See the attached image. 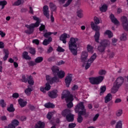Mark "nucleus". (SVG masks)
I'll use <instances>...</instances> for the list:
<instances>
[{
    "instance_id": "2",
    "label": "nucleus",
    "mask_w": 128,
    "mask_h": 128,
    "mask_svg": "<svg viewBox=\"0 0 128 128\" xmlns=\"http://www.w3.org/2000/svg\"><path fill=\"white\" fill-rule=\"evenodd\" d=\"M78 41V38H71L68 43L69 50L74 56L78 54V44L76 42Z\"/></svg>"
},
{
    "instance_id": "31",
    "label": "nucleus",
    "mask_w": 128,
    "mask_h": 128,
    "mask_svg": "<svg viewBox=\"0 0 128 128\" xmlns=\"http://www.w3.org/2000/svg\"><path fill=\"white\" fill-rule=\"evenodd\" d=\"M94 22L96 24H98L102 22V19L98 18V17H94Z\"/></svg>"
},
{
    "instance_id": "37",
    "label": "nucleus",
    "mask_w": 128,
    "mask_h": 128,
    "mask_svg": "<svg viewBox=\"0 0 128 128\" xmlns=\"http://www.w3.org/2000/svg\"><path fill=\"white\" fill-rule=\"evenodd\" d=\"M57 34L58 32H48L44 34V38H48V36H52V34H54V36H56V34Z\"/></svg>"
},
{
    "instance_id": "32",
    "label": "nucleus",
    "mask_w": 128,
    "mask_h": 128,
    "mask_svg": "<svg viewBox=\"0 0 128 128\" xmlns=\"http://www.w3.org/2000/svg\"><path fill=\"white\" fill-rule=\"evenodd\" d=\"M52 38H49L48 39H45L43 42V44L44 46H48L50 42L52 40Z\"/></svg>"
},
{
    "instance_id": "50",
    "label": "nucleus",
    "mask_w": 128,
    "mask_h": 128,
    "mask_svg": "<svg viewBox=\"0 0 128 128\" xmlns=\"http://www.w3.org/2000/svg\"><path fill=\"white\" fill-rule=\"evenodd\" d=\"M92 30H96V32H100V26H96Z\"/></svg>"
},
{
    "instance_id": "24",
    "label": "nucleus",
    "mask_w": 128,
    "mask_h": 128,
    "mask_svg": "<svg viewBox=\"0 0 128 128\" xmlns=\"http://www.w3.org/2000/svg\"><path fill=\"white\" fill-rule=\"evenodd\" d=\"M100 32H96L94 36V38L96 42H98L100 40Z\"/></svg>"
},
{
    "instance_id": "44",
    "label": "nucleus",
    "mask_w": 128,
    "mask_h": 128,
    "mask_svg": "<svg viewBox=\"0 0 128 128\" xmlns=\"http://www.w3.org/2000/svg\"><path fill=\"white\" fill-rule=\"evenodd\" d=\"M56 50L58 52H64L66 50L64 49V48H62L60 46H58Z\"/></svg>"
},
{
    "instance_id": "48",
    "label": "nucleus",
    "mask_w": 128,
    "mask_h": 128,
    "mask_svg": "<svg viewBox=\"0 0 128 128\" xmlns=\"http://www.w3.org/2000/svg\"><path fill=\"white\" fill-rule=\"evenodd\" d=\"M28 79V76H22L21 80L22 82H27Z\"/></svg>"
},
{
    "instance_id": "14",
    "label": "nucleus",
    "mask_w": 128,
    "mask_h": 128,
    "mask_svg": "<svg viewBox=\"0 0 128 128\" xmlns=\"http://www.w3.org/2000/svg\"><path fill=\"white\" fill-rule=\"evenodd\" d=\"M121 20L123 22V26L124 30L128 32V21L126 17L123 16L121 18Z\"/></svg>"
},
{
    "instance_id": "22",
    "label": "nucleus",
    "mask_w": 128,
    "mask_h": 128,
    "mask_svg": "<svg viewBox=\"0 0 128 128\" xmlns=\"http://www.w3.org/2000/svg\"><path fill=\"white\" fill-rule=\"evenodd\" d=\"M86 50L88 52H90V54H94V47H92V46L90 44L87 45Z\"/></svg>"
},
{
    "instance_id": "33",
    "label": "nucleus",
    "mask_w": 128,
    "mask_h": 128,
    "mask_svg": "<svg viewBox=\"0 0 128 128\" xmlns=\"http://www.w3.org/2000/svg\"><path fill=\"white\" fill-rule=\"evenodd\" d=\"M106 90V87L104 86H102L100 88V96H102Z\"/></svg>"
},
{
    "instance_id": "28",
    "label": "nucleus",
    "mask_w": 128,
    "mask_h": 128,
    "mask_svg": "<svg viewBox=\"0 0 128 128\" xmlns=\"http://www.w3.org/2000/svg\"><path fill=\"white\" fill-rule=\"evenodd\" d=\"M100 10L103 12H106L108 10V5L106 4H103L100 7Z\"/></svg>"
},
{
    "instance_id": "4",
    "label": "nucleus",
    "mask_w": 128,
    "mask_h": 128,
    "mask_svg": "<svg viewBox=\"0 0 128 128\" xmlns=\"http://www.w3.org/2000/svg\"><path fill=\"white\" fill-rule=\"evenodd\" d=\"M32 18L33 20L36 21V22L30 25H26V28H27L28 30L25 31L26 34H32V32H34V28L40 26V18H38L36 16H33Z\"/></svg>"
},
{
    "instance_id": "40",
    "label": "nucleus",
    "mask_w": 128,
    "mask_h": 128,
    "mask_svg": "<svg viewBox=\"0 0 128 128\" xmlns=\"http://www.w3.org/2000/svg\"><path fill=\"white\" fill-rule=\"evenodd\" d=\"M44 60L42 57H38L35 59V62L36 64H40V62H42Z\"/></svg>"
},
{
    "instance_id": "25",
    "label": "nucleus",
    "mask_w": 128,
    "mask_h": 128,
    "mask_svg": "<svg viewBox=\"0 0 128 128\" xmlns=\"http://www.w3.org/2000/svg\"><path fill=\"white\" fill-rule=\"evenodd\" d=\"M104 36H108V38H112V36H114V34H112V31H110V30H106L104 32Z\"/></svg>"
},
{
    "instance_id": "34",
    "label": "nucleus",
    "mask_w": 128,
    "mask_h": 128,
    "mask_svg": "<svg viewBox=\"0 0 128 128\" xmlns=\"http://www.w3.org/2000/svg\"><path fill=\"white\" fill-rule=\"evenodd\" d=\"M77 16L78 18H84V14L82 13V10L79 9L77 12Z\"/></svg>"
},
{
    "instance_id": "45",
    "label": "nucleus",
    "mask_w": 128,
    "mask_h": 128,
    "mask_svg": "<svg viewBox=\"0 0 128 128\" xmlns=\"http://www.w3.org/2000/svg\"><path fill=\"white\" fill-rule=\"evenodd\" d=\"M106 74V70H101L98 72V74L100 76H104Z\"/></svg>"
},
{
    "instance_id": "56",
    "label": "nucleus",
    "mask_w": 128,
    "mask_h": 128,
    "mask_svg": "<svg viewBox=\"0 0 128 128\" xmlns=\"http://www.w3.org/2000/svg\"><path fill=\"white\" fill-rule=\"evenodd\" d=\"M45 28H46V26H44V24H41V26L39 28V30H40V32H42V30H44Z\"/></svg>"
},
{
    "instance_id": "43",
    "label": "nucleus",
    "mask_w": 128,
    "mask_h": 128,
    "mask_svg": "<svg viewBox=\"0 0 128 128\" xmlns=\"http://www.w3.org/2000/svg\"><path fill=\"white\" fill-rule=\"evenodd\" d=\"M7 110L10 112H14V105L11 104L10 106L7 108Z\"/></svg>"
},
{
    "instance_id": "36",
    "label": "nucleus",
    "mask_w": 128,
    "mask_h": 128,
    "mask_svg": "<svg viewBox=\"0 0 128 128\" xmlns=\"http://www.w3.org/2000/svg\"><path fill=\"white\" fill-rule=\"evenodd\" d=\"M44 106L47 108H54V104L52 103H47L44 104Z\"/></svg>"
},
{
    "instance_id": "39",
    "label": "nucleus",
    "mask_w": 128,
    "mask_h": 128,
    "mask_svg": "<svg viewBox=\"0 0 128 128\" xmlns=\"http://www.w3.org/2000/svg\"><path fill=\"white\" fill-rule=\"evenodd\" d=\"M28 53L26 52H25L23 53L22 56L25 60H30V57L28 56Z\"/></svg>"
},
{
    "instance_id": "58",
    "label": "nucleus",
    "mask_w": 128,
    "mask_h": 128,
    "mask_svg": "<svg viewBox=\"0 0 128 128\" xmlns=\"http://www.w3.org/2000/svg\"><path fill=\"white\" fill-rule=\"evenodd\" d=\"M120 102H122V99L120 98H117L114 101L115 104H120Z\"/></svg>"
},
{
    "instance_id": "54",
    "label": "nucleus",
    "mask_w": 128,
    "mask_h": 128,
    "mask_svg": "<svg viewBox=\"0 0 128 128\" xmlns=\"http://www.w3.org/2000/svg\"><path fill=\"white\" fill-rule=\"evenodd\" d=\"M12 96L14 98H18L20 96V94H18V93H14Z\"/></svg>"
},
{
    "instance_id": "13",
    "label": "nucleus",
    "mask_w": 128,
    "mask_h": 128,
    "mask_svg": "<svg viewBox=\"0 0 128 128\" xmlns=\"http://www.w3.org/2000/svg\"><path fill=\"white\" fill-rule=\"evenodd\" d=\"M20 124V122L16 120H12L11 124H9L8 126H5L4 128H16Z\"/></svg>"
},
{
    "instance_id": "30",
    "label": "nucleus",
    "mask_w": 128,
    "mask_h": 128,
    "mask_svg": "<svg viewBox=\"0 0 128 128\" xmlns=\"http://www.w3.org/2000/svg\"><path fill=\"white\" fill-rule=\"evenodd\" d=\"M116 128H122V120H118L116 124Z\"/></svg>"
},
{
    "instance_id": "6",
    "label": "nucleus",
    "mask_w": 128,
    "mask_h": 128,
    "mask_svg": "<svg viewBox=\"0 0 128 128\" xmlns=\"http://www.w3.org/2000/svg\"><path fill=\"white\" fill-rule=\"evenodd\" d=\"M124 80V78L122 76H119L116 79L111 90L112 94H116V92L118 90V88H120V86H122Z\"/></svg>"
},
{
    "instance_id": "1",
    "label": "nucleus",
    "mask_w": 128,
    "mask_h": 128,
    "mask_svg": "<svg viewBox=\"0 0 128 128\" xmlns=\"http://www.w3.org/2000/svg\"><path fill=\"white\" fill-rule=\"evenodd\" d=\"M52 70L54 76L52 78L49 75L46 76V80L51 84L54 82H58L59 80L58 78H64L66 76L64 71H60V68L57 66H53L52 68Z\"/></svg>"
},
{
    "instance_id": "5",
    "label": "nucleus",
    "mask_w": 128,
    "mask_h": 128,
    "mask_svg": "<svg viewBox=\"0 0 128 128\" xmlns=\"http://www.w3.org/2000/svg\"><path fill=\"white\" fill-rule=\"evenodd\" d=\"M62 98H66V100L67 102V106L68 108H70L74 106V104L72 101L74 100V98H72V96L70 95V92L68 90H65L63 92L62 94Z\"/></svg>"
},
{
    "instance_id": "53",
    "label": "nucleus",
    "mask_w": 128,
    "mask_h": 128,
    "mask_svg": "<svg viewBox=\"0 0 128 128\" xmlns=\"http://www.w3.org/2000/svg\"><path fill=\"white\" fill-rule=\"evenodd\" d=\"M30 53L32 54H36V49L33 48H30Z\"/></svg>"
},
{
    "instance_id": "42",
    "label": "nucleus",
    "mask_w": 128,
    "mask_h": 128,
    "mask_svg": "<svg viewBox=\"0 0 128 128\" xmlns=\"http://www.w3.org/2000/svg\"><path fill=\"white\" fill-rule=\"evenodd\" d=\"M22 4H24V1L22 0H18L17 1L15 2L12 4L13 6H20Z\"/></svg>"
},
{
    "instance_id": "62",
    "label": "nucleus",
    "mask_w": 128,
    "mask_h": 128,
    "mask_svg": "<svg viewBox=\"0 0 128 128\" xmlns=\"http://www.w3.org/2000/svg\"><path fill=\"white\" fill-rule=\"evenodd\" d=\"M33 44H40V41L38 39H35L32 40Z\"/></svg>"
},
{
    "instance_id": "64",
    "label": "nucleus",
    "mask_w": 128,
    "mask_h": 128,
    "mask_svg": "<svg viewBox=\"0 0 128 128\" xmlns=\"http://www.w3.org/2000/svg\"><path fill=\"white\" fill-rule=\"evenodd\" d=\"M0 120H7L6 116H2L0 117Z\"/></svg>"
},
{
    "instance_id": "47",
    "label": "nucleus",
    "mask_w": 128,
    "mask_h": 128,
    "mask_svg": "<svg viewBox=\"0 0 128 128\" xmlns=\"http://www.w3.org/2000/svg\"><path fill=\"white\" fill-rule=\"evenodd\" d=\"M122 114V110H118L116 112V116H120Z\"/></svg>"
},
{
    "instance_id": "15",
    "label": "nucleus",
    "mask_w": 128,
    "mask_h": 128,
    "mask_svg": "<svg viewBox=\"0 0 128 128\" xmlns=\"http://www.w3.org/2000/svg\"><path fill=\"white\" fill-rule=\"evenodd\" d=\"M88 52L86 51L82 52L80 58L81 62H86V60H88Z\"/></svg>"
},
{
    "instance_id": "10",
    "label": "nucleus",
    "mask_w": 128,
    "mask_h": 128,
    "mask_svg": "<svg viewBox=\"0 0 128 128\" xmlns=\"http://www.w3.org/2000/svg\"><path fill=\"white\" fill-rule=\"evenodd\" d=\"M96 58V54H94L93 55L91 56L90 59L86 62L84 65H83V66L85 67L86 70H88V68H90V66H92V64L94 62V60Z\"/></svg>"
},
{
    "instance_id": "3",
    "label": "nucleus",
    "mask_w": 128,
    "mask_h": 128,
    "mask_svg": "<svg viewBox=\"0 0 128 128\" xmlns=\"http://www.w3.org/2000/svg\"><path fill=\"white\" fill-rule=\"evenodd\" d=\"M76 112H78V122H82V117L81 116L86 114V110L84 109V103L81 102L77 104L75 108Z\"/></svg>"
},
{
    "instance_id": "26",
    "label": "nucleus",
    "mask_w": 128,
    "mask_h": 128,
    "mask_svg": "<svg viewBox=\"0 0 128 128\" xmlns=\"http://www.w3.org/2000/svg\"><path fill=\"white\" fill-rule=\"evenodd\" d=\"M32 92V87L28 86V88L24 90V92L26 96H30Z\"/></svg>"
},
{
    "instance_id": "51",
    "label": "nucleus",
    "mask_w": 128,
    "mask_h": 128,
    "mask_svg": "<svg viewBox=\"0 0 128 128\" xmlns=\"http://www.w3.org/2000/svg\"><path fill=\"white\" fill-rule=\"evenodd\" d=\"M98 116H100V114H96L92 118L93 122H96V120L98 118Z\"/></svg>"
},
{
    "instance_id": "49",
    "label": "nucleus",
    "mask_w": 128,
    "mask_h": 128,
    "mask_svg": "<svg viewBox=\"0 0 128 128\" xmlns=\"http://www.w3.org/2000/svg\"><path fill=\"white\" fill-rule=\"evenodd\" d=\"M50 7L52 10H54L56 8V5H54V3H50Z\"/></svg>"
},
{
    "instance_id": "16",
    "label": "nucleus",
    "mask_w": 128,
    "mask_h": 128,
    "mask_svg": "<svg viewBox=\"0 0 128 128\" xmlns=\"http://www.w3.org/2000/svg\"><path fill=\"white\" fill-rule=\"evenodd\" d=\"M58 92L57 90H54L52 91L48 92V96L50 98H56L58 96Z\"/></svg>"
},
{
    "instance_id": "55",
    "label": "nucleus",
    "mask_w": 128,
    "mask_h": 128,
    "mask_svg": "<svg viewBox=\"0 0 128 128\" xmlns=\"http://www.w3.org/2000/svg\"><path fill=\"white\" fill-rule=\"evenodd\" d=\"M116 42H118V40L116 38H113L112 39V44L113 45V46H116Z\"/></svg>"
},
{
    "instance_id": "57",
    "label": "nucleus",
    "mask_w": 128,
    "mask_h": 128,
    "mask_svg": "<svg viewBox=\"0 0 128 128\" xmlns=\"http://www.w3.org/2000/svg\"><path fill=\"white\" fill-rule=\"evenodd\" d=\"M0 36L1 38H4L6 36V33L2 30H0Z\"/></svg>"
},
{
    "instance_id": "9",
    "label": "nucleus",
    "mask_w": 128,
    "mask_h": 128,
    "mask_svg": "<svg viewBox=\"0 0 128 128\" xmlns=\"http://www.w3.org/2000/svg\"><path fill=\"white\" fill-rule=\"evenodd\" d=\"M110 44V42L108 40H104L100 43V46L98 47V50L100 52H104V48H108Z\"/></svg>"
},
{
    "instance_id": "41",
    "label": "nucleus",
    "mask_w": 128,
    "mask_h": 128,
    "mask_svg": "<svg viewBox=\"0 0 128 128\" xmlns=\"http://www.w3.org/2000/svg\"><path fill=\"white\" fill-rule=\"evenodd\" d=\"M0 106H1L2 108H6V102H4V100H0Z\"/></svg>"
},
{
    "instance_id": "59",
    "label": "nucleus",
    "mask_w": 128,
    "mask_h": 128,
    "mask_svg": "<svg viewBox=\"0 0 128 128\" xmlns=\"http://www.w3.org/2000/svg\"><path fill=\"white\" fill-rule=\"evenodd\" d=\"M76 126V124L71 123V124H69L68 128H74Z\"/></svg>"
},
{
    "instance_id": "61",
    "label": "nucleus",
    "mask_w": 128,
    "mask_h": 128,
    "mask_svg": "<svg viewBox=\"0 0 128 128\" xmlns=\"http://www.w3.org/2000/svg\"><path fill=\"white\" fill-rule=\"evenodd\" d=\"M4 48V43L2 42H0V48Z\"/></svg>"
},
{
    "instance_id": "7",
    "label": "nucleus",
    "mask_w": 128,
    "mask_h": 128,
    "mask_svg": "<svg viewBox=\"0 0 128 128\" xmlns=\"http://www.w3.org/2000/svg\"><path fill=\"white\" fill-rule=\"evenodd\" d=\"M104 77L103 76H98L96 78H89V80L92 84H100L104 80Z\"/></svg>"
},
{
    "instance_id": "46",
    "label": "nucleus",
    "mask_w": 128,
    "mask_h": 128,
    "mask_svg": "<svg viewBox=\"0 0 128 128\" xmlns=\"http://www.w3.org/2000/svg\"><path fill=\"white\" fill-rule=\"evenodd\" d=\"M54 112H48L47 114V118H48V120H50V118H52V116H54Z\"/></svg>"
},
{
    "instance_id": "20",
    "label": "nucleus",
    "mask_w": 128,
    "mask_h": 128,
    "mask_svg": "<svg viewBox=\"0 0 128 128\" xmlns=\"http://www.w3.org/2000/svg\"><path fill=\"white\" fill-rule=\"evenodd\" d=\"M18 102L20 106H21V108H24V106H26V104H28L26 101L22 100V98H20L18 100Z\"/></svg>"
},
{
    "instance_id": "35",
    "label": "nucleus",
    "mask_w": 128,
    "mask_h": 128,
    "mask_svg": "<svg viewBox=\"0 0 128 128\" xmlns=\"http://www.w3.org/2000/svg\"><path fill=\"white\" fill-rule=\"evenodd\" d=\"M8 4V2L6 0L0 1V6H2V10L4 8V6Z\"/></svg>"
},
{
    "instance_id": "19",
    "label": "nucleus",
    "mask_w": 128,
    "mask_h": 128,
    "mask_svg": "<svg viewBox=\"0 0 128 128\" xmlns=\"http://www.w3.org/2000/svg\"><path fill=\"white\" fill-rule=\"evenodd\" d=\"M112 100V96L110 94H108L104 98L105 104L110 102Z\"/></svg>"
},
{
    "instance_id": "12",
    "label": "nucleus",
    "mask_w": 128,
    "mask_h": 128,
    "mask_svg": "<svg viewBox=\"0 0 128 128\" xmlns=\"http://www.w3.org/2000/svg\"><path fill=\"white\" fill-rule=\"evenodd\" d=\"M50 88H51V86L50 84H48V82H47L46 84L44 86H41L40 88V92H43V94H46V91H48L50 90Z\"/></svg>"
},
{
    "instance_id": "8",
    "label": "nucleus",
    "mask_w": 128,
    "mask_h": 128,
    "mask_svg": "<svg viewBox=\"0 0 128 128\" xmlns=\"http://www.w3.org/2000/svg\"><path fill=\"white\" fill-rule=\"evenodd\" d=\"M62 116H66V120L68 122L74 121V114H70V110L67 109L62 112Z\"/></svg>"
},
{
    "instance_id": "60",
    "label": "nucleus",
    "mask_w": 128,
    "mask_h": 128,
    "mask_svg": "<svg viewBox=\"0 0 128 128\" xmlns=\"http://www.w3.org/2000/svg\"><path fill=\"white\" fill-rule=\"evenodd\" d=\"M28 64H29V66H36V62L30 61L28 62Z\"/></svg>"
},
{
    "instance_id": "27",
    "label": "nucleus",
    "mask_w": 128,
    "mask_h": 128,
    "mask_svg": "<svg viewBox=\"0 0 128 128\" xmlns=\"http://www.w3.org/2000/svg\"><path fill=\"white\" fill-rule=\"evenodd\" d=\"M27 82L28 84L30 86H34V79L32 78V76H27Z\"/></svg>"
},
{
    "instance_id": "38",
    "label": "nucleus",
    "mask_w": 128,
    "mask_h": 128,
    "mask_svg": "<svg viewBox=\"0 0 128 128\" xmlns=\"http://www.w3.org/2000/svg\"><path fill=\"white\" fill-rule=\"evenodd\" d=\"M126 36H128V34L126 33L122 34L120 36V40H128Z\"/></svg>"
},
{
    "instance_id": "23",
    "label": "nucleus",
    "mask_w": 128,
    "mask_h": 128,
    "mask_svg": "<svg viewBox=\"0 0 128 128\" xmlns=\"http://www.w3.org/2000/svg\"><path fill=\"white\" fill-rule=\"evenodd\" d=\"M110 18L112 22H114V24H118V20H116V18H114V14H111L110 15Z\"/></svg>"
},
{
    "instance_id": "17",
    "label": "nucleus",
    "mask_w": 128,
    "mask_h": 128,
    "mask_svg": "<svg viewBox=\"0 0 128 128\" xmlns=\"http://www.w3.org/2000/svg\"><path fill=\"white\" fill-rule=\"evenodd\" d=\"M70 36L69 34L64 33L60 36V40H62L63 44H66V38H70Z\"/></svg>"
},
{
    "instance_id": "29",
    "label": "nucleus",
    "mask_w": 128,
    "mask_h": 128,
    "mask_svg": "<svg viewBox=\"0 0 128 128\" xmlns=\"http://www.w3.org/2000/svg\"><path fill=\"white\" fill-rule=\"evenodd\" d=\"M4 56L3 57L4 60H6L8 58V54H10V52L8 50H4Z\"/></svg>"
},
{
    "instance_id": "52",
    "label": "nucleus",
    "mask_w": 128,
    "mask_h": 128,
    "mask_svg": "<svg viewBox=\"0 0 128 128\" xmlns=\"http://www.w3.org/2000/svg\"><path fill=\"white\" fill-rule=\"evenodd\" d=\"M72 0H68L66 3L64 5V6H68L70 4H72Z\"/></svg>"
},
{
    "instance_id": "11",
    "label": "nucleus",
    "mask_w": 128,
    "mask_h": 128,
    "mask_svg": "<svg viewBox=\"0 0 128 128\" xmlns=\"http://www.w3.org/2000/svg\"><path fill=\"white\" fill-rule=\"evenodd\" d=\"M72 74H68L67 76L65 78V84L67 88H68L70 84V82H72Z\"/></svg>"
},
{
    "instance_id": "63",
    "label": "nucleus",
    "mask_w": 128,
    "mask_h": 128,
    "mask_svg": "<svg viewBox=\"0 0 128 128\" xmlns=\"http://www.w3.org/2000/svg\"><path fill=\"white\" fill-rule=\"evenodd\" d=\"M114 52H110V53L108 54V56L110 58H114Z\"/></svg>"
},
{
    "instance_id": "18",
    "label": "nucleus",
    "mask_w": 128,
    "mask_h": 128,
    "mask_svg": "<svg viewBox=\"0 0 128 128\" xmlns=\"http://www.w3.org/2000/svg\"><path fill=\"white\" fill-rule=\"evenodd\" d=\"M43 14L47 18H50V13L48 12V6H45L43 7Z\"/></svg>"
},
{
    "instance_id": "21",
    "label": "nucleus",
    "mask_w": 128,
    "mask_h": 128,
    "mask_svg": "<svg viewBox=\"0 0 128 128\" xmlns=\"http://www.w3.org/2000/svg\"><path fill=\"white\" fill-rule=\"evenodd\" d=\"M44 122L42 121H38L37 122L35 126L36 128H44Z\"/></svg>"
}]
</instances>
